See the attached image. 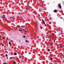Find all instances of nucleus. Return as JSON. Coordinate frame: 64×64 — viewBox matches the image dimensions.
Segmentation results:
<instances>
[{
	"label": "nucleus",
	"mask_w": 64,
	"mask_h": 64,
	"mask_svg": "<svg viewBox=\"0 0 64 64\" xmlns=\"http://www.w3.org/2000/svg\"><path fill=\"white\" fill-rule=\"evenodd\" d=\"M3 16H2V18H3Z\"/></svg>",
	"instance_id": "nucleus-32"
},
{
	"label": "nucleus",
	"mask_w": 64,
	"mask_h": 64,
	"mask_svg": "<svg viewBox=\"0 0 64 64\" xmlns=\"http://www.w3.org/2000/svg\"><path fill=\"white\" fill-rule=\"evenodd\" d=\"M57 12V10H54V12Z\"/></svg>",
	"instance_id": "nucleus-8"
},
{
	"label": "nucleus",
	"mask_w": 64,
	"mask_h": 64,
	"mask_svg": "<svg viewBox=\"0 0 64 64\" xmlns=\"http://www.w3.org/2000/svg\"><path fill=\"white\" fill-rule=\"evenodd\" d=\"M24 32H25V33H26V30H25L24 31Z\"/></svg>",
	"instance_id": "nucleus-19"
},
{
	"label": "nucleus",
	"mask_w": 64,
	"mask_h": 64,
	"mask_svg": "<svg viewBox=\"0 0 64 64\" xmlns=\"http://www.w3.org/2000/svg\"><path fill=\"white\" fill-rule=\"evenodd\" d=\"M28 10V8H26V10Z\"/></svg>",
	"instance_id": "nucleus-14"
},
{
	"label": "nucleus",
	"mask_w": 64,
	"mask_h": 64,
	"mask_svg": "<svg viewBox=\"0 0 64 64\" xmlns=\"http://www.w3.org/2000/svg\"><path fill=\"white\" fill-rule=\"evenodd\" d=\"M52 34L51 35L52 36Z\"/></svg>",
	"instance_id": "nucleus-37"
},
{
	"label": "nucleus",
	"mask_w": 64,
	"mask_h": 64,
	"mask_svg": "<svg viewBox=\"0 0 64 64\" xmlns=\"http://www.w3.org/2000/svg\"><path fill=\"white\" fill-rule=\"evenodd\" d=\"M48 32H46L45 33V35H48Z\"/></svg>",
	"instance_id": "nucleus-5"
},
{
	"label": "nucleus",
	"mask_w": 64,
	"mask_h": 64,
	"mask_svg": "<svg viewBox=\"0 0 64 64\" xmlns=\"http://www.w3.org/2000/svg\"><path fill=\"white\" fill-rule=\"evenodd\" d=\"M58 6H59V8L60 9V8H61V4H58Z\"/></svg>",
	"instance_id": "nucleus-3"
},
{
	"label": "nucleus",
	"mask_w": 64,
	"mask_h": 64,
	"mask_svg": "<svg viewBox=\"0 0 64 64\" xmlns=\"http://www.w3.org/2000/svg\"><path fill=\"white\" fill-rule=\"evenodd\" d=\"M61 46L62 47H63V46H62V45Z\"/></svg>",
	"instance_id": "nucleus-33"
},
{
	"label": "nucleus",
	"mask_w": 64,
	"mask_h": 64,
	"mask_svg": "<svg viewBox=\"0 0 64 64\" xmlns=\"http://www.w3.org/2000/svg\"><path fill=\"white\" fill-rule=\"evenodd\" d=\"M59 16H60H60H61V15H59Z\"/></svg>",
	"instance_id": "nucleus-31"
},
{
	"label": "nucleus",
	"mask_w": 64,
	"mask_h": 64,
	"mask_svg": "<svg viewBox=\"0 0 64 64\" xmlns=\"http://www.w3.org/2000/svg\"><path fill=\"white\" fill-rule=\"evenodd\" d=\"M50 60H52L53 59V58H50Z\"/></svg>",
	"instance_id": "nucleus-10"
},
{
	"label": "nucleus",
	"mask_w": 64,
	"mask_h": 64,
	"mask_svg": "<svg viewBox=\"0 0 64 64\" xmlns=\"http://www.w3.org/2000/svg\"><path fill=\"white\" fill-rule=\"evenodd\" d=\"M42 21L44 24H45V21H44L43 20V19H42Z\"/></svg>",
	"instance_id": "nucleus-4"
},
{
	"label": "nucleus",
	"mask_w": 64,
	"mask_h": 64,
	"mask_svg": "<svg viewBox=\"0 0 64 64\" xmlns=\"http://www.w3.org/2000/svg\"><path fill=\"white\" fill-rule=\"evenodd\" d=\"M17 45H16V46H17Z\"/></svg>",
	"instance_id": "nucleus-39"
},
{
	"label": "nucleus",
	"mask_w": 64,
	"mask_h": 64,
	"mask_svg": "<svg viewBox=\"0 0 64 64\" xmlns=\"http://www.w3.org/2000/svg\"><path fill=\"white\" fill-rule=\"evenodd\" d=\"M3 16H5V15H3Z\"/></svg>",
	"instance_id": "nucleus-29"
},
{
	"label": "nucleus",
	"mask_w": 64,
	"mask_h": 64,
	"mask_svg": "<svg viewBox=\"0 0 64 64\" xmlns=\"http://www.w3.org/2000/svg\"><path fill=\"white\" fill-rule=\"evenodd\" d=\"M4 44H2V46H4Z\"/></svg>",
	"instance_id": "nucleus-17"
},
{
	"label": "nucleus",
	"mask_w": 64,
	"mask_h": 64,
	"mask_svg": "<svg viewBox=\"0 0 64 64\" xmlns=\"http://www.w3.org/2000/svg\"><path fill=\"white\" fill-rule=\"evenodd\" d=\"M14 55H17V54L15 52L14 53Z\"/></svg>",
	"instance_id": "nucleus-9"
},
{
	"label": "nucleus",
	"mask_w": 64,
	"mask_h": 64,
	"mask_svg": "<svg viewBox=\"0 0 64 64\" xmlns=\"http://www.w3.org/2000/svg\"><path fill=\"white\" fill-rule=\"evenodd\" d=\"M23 36L24 37V38H25V36Z\"/></svg>",
	"instance_id": "nucleus-16"
},
{
	"label": "nucleus",
	"mask_w": 64,
	"mask_h": 64,
	"mask_svg": "<svg viewBox=\"0 0 64 64\" xmlns=\"http://www.w3.org/2000/svg\"><path fill=\"white\" fill-rule=\"evenodd\" d=\"M43 39H44V38H43Z\"/></svg>",
	"instance_id": "nucleus-38"
},
{
	"label": "nucleus",
	"mask_w": 64,
	"mask_h": 64,
	"mask_svg": "<svg viewBox=\"0 0 64 64\" xmlns=\"http://www.w3.org/2000/svg\"><path fill=\"white\" fill-rule=\"evenodd\" d=\"M24 59L23 58H21V59H20V60H19V59L18 58V60L19 61H22Z\"/></svg>",
	"instance_id": "nucleus-2"
},
{
	"label": "nucleus",
	"mask_w": 64,
	"mask_h": 64,
	"mask_svg": "<svg viewBox=\"0 0 64 64\" xmlns=\"http://www.w3.org/2000/svg\"><path fill=\"white\" fill-rule=\"evenodd\" d=\"M8 61L7 62H5L4 63V64H8Z\"/></svg>",
	"instance_id": "nucleus-6"
},
{
	"label": "nucleus",
	"mask_w": 64,
	"mask_h": 64,
	"mask_svg": "<svg viewBox=\"0 0 64 64\" xmlns=\"http://www.w3.org/2000/svg\"><path fill=\"white\" fill-rule=\"evenodd\" d=\"M28 42H30V41L29 40H28Z\"/></svg>",
	"instance_id": "nucleus-30"
},
{
	"label": "nucleus",
	"mask_w": 64,
	"mask_h": 64,
	"mask_svg": "<svg viewBox=\"0 0 64 64\" xmlns=\"http://www.w3.org/2000/svg\"><path fill=\"white\" fill-rule=\"evenodd\" d=\"M21 27H22V28H25V27H26L25 26H22Z\"/></svg>",
	"instance_id": "nucleus-7"
},
{
	"label": "nucleus",
	"mask_w": 64,
	"mask_h": 64,
	"mask_svg": "<svg viewBox=\"0 0 64 64\" xmlns=\"http://www.w3.org/2000/svg\"><path fill=\"white\" fill-rule=\"evenodd\" d=\"M10 59H12V57H11L10 58Z\"/></svg>",
	"instance_id": "nucleus-23"
},
{
	"label": "nucleus",
	"mask_w": 64,
	"mask_h": 64,
	"mask_svg": "<svg viewBox=\"0 0 64 64\" xmlns=\"http://www.w3.org/2000/svg\"><path fill=\"white\" fill-rule=\"evenodd\" d=\"M50 49H48V51H50Z\"/></svg>",
	"instance_id": "nucleus-13"
},
{
	"label": "nucleus",
	"mask_w": 64,
	"mask_h": 64,
	"mask_svg": "<svg viewBox=\"0 0 64 64\" xmlns=\"http://www.w3.org/2000/svg\"><path fill=\"white\" fill-rule=\"evenodd\" d=\"M42 28H43V27H41V29H42Z\"/></svg>",
	"instance_id": "nucleus-27"
},
{
	"label": "nucleus",
	"mask_w": 64,
	"mask_h": 64,
	"mask_svg": "<svg viewBox=\"0 0 64 64\" xmlns=\"http://www.w3.org/2000/svg\"><path fill=\"white\" fill-rule=\"evenodd\" d=\"M19 31H21V30H19Z\"/></svg>",
	"instance_id": "nucleus-25"
},
{
	"label": "nucleus",
	"mask_w": 64,
	"mask_h": 64,
	"mask_svg": "<svg viewBox=\"0 0 64 64\" xmlns=\"http://www.w3.org/2000/svg\"><path fill=\"white\" fill-rule=\"evenodd\" d=\"M3 39H5V37H2Z\"/></svg>",
	"instance_id": "nucleus-15"
},
{
	"label": "nucleus",
	"mask_w": 64,
	"mask_h": 64,
	"mask_svg": "<svg viewBox=\"0 0 64 64\" xmlns=\"http://www.w3.org/2000/svg\"><path fill=\"white\" fill-rule=\"evenodd\" d=\"M26 42H27V40H26Z\"/></svg>",
	"instance_id": "nucleus-26"
},
{
	"label": "nucleus",
	"mask_w": 64,
	"mask_h": 64,
	"mask_svg": "<svg viewBox=\"0 0 64 64\" xmlns=\"http://www.w3.org/2000/svg\"><path fill=\"white\" fill-rule=\"evenodd\" d=\"M45 24V26H46V24Z\"/></svg>",
	"instance_id": "nucleus-21"
},
{
	"label": "nucleus",
	"mask_w": 64,
	"mask_h": 64,
	"mask_svg": "<svg viewBox=\"0 0 64 64\" xmlns=\"http://www.w3.org/2000/svg\"><path fill=\"white\" fill-rule=\"evenodd\" d=\"M21 31H22V29H21Z\"/></svg>",
	"instance_id": "nucleus-34"
},
{
	"label": "nucleus",
	"mask_w": 64,
	"mask_h": 64,
	"mask_svg": "<svg viewBox=\"0 0 64 64\" xmlns=\"http://www.w3.org/2000/svg\"><path fill=\"white\" fill-rule=\"evenodd\" d=\"M5 56L6 57H7V56H8V55L7 54H6L5 55Z\"/></svg>",
	"instance_id": "nucleus-11"
},
{
	"label": "nucleus",
	"mask_w": 64,
	"mask_h": 64,
	"mask_svg": "<svg viewBox=\"0 0 64 64\" xmlns=\"http://www.w3.org/2000/svg\"><path fill=\"white\" fill-rule=\"evenodd\" d=\"M8 44H11V42H9V43H8Z\"/></svg>",
	"instance_id": "nucleus-12"
},
{
	"label": "nucleus",
	"mask_w": 64,
	"mask_h": 64,
	"mask_svg": "<svg viewBox=\"0 0 64 64\" xmlns=\"http://www.w3.org/2000/svg\"><path fill=\"white\" fill-rule=\"evenodd\" d=\"M14 64H15V63H16V62H14Z\"/></svg>",
	"instance_id": "nucleus-20"
},
{
	"label": "nucleus",
	"mask_w": 64,
	"mask_h": 64,
	"mask_svg": "<svg viewBox=\"0 0 64 64\" xmlns=\"http://www.w3.org/2000/svg\"><path fill=\"white\" fill-rule=\"evenodd\" d=\"M32 40L33 39V38H32Z\"/></svg>",
	"instance_id": "nucleus-36"
},
{
	"label": "nucleus",
	"mask_w": 64,
	"mask_h": 64,
	"mask_svg": "<svg viewBox=\"0 0 64 64\" xmlns=\"http://www.w3.org/2000/svg\"><path fill=\"white\" fill-rule=\"evenodd\" d=\"M24 31H26V29H24Z\"/></svg>",
	"instance_id": "nucleus-28"
},
{
	"label": "nucleus",
	"mask_w": 64,
	"mask_h": 64,
	"mask_svg": "<svg viewBox=\"0 0 64 64\" xmlns=\"http://www.w3.org/2000/svg\"><path fill=\"white\" fill-rule=\"evenodd\" d=\"M23 17H25V15H23Z\"/></svg>",
	"instance_id": "nucleus-22"
},
{
	"label": "nucleus",
	"mask_w": 64,
	"mask_h": 64,
	"mask_svg": "<svg viewBox=\"0 0 64 64\" xmlns=\"http://www.w3.org/2000/svg\"><path fill=\"white\" fill-rule=\"evenodd\" d=\"M5 18V17L4 16L3 17V18Z\"/></svg>",
	"instance_id": "nucleus-24"
},
{
	"label": "nucleus",
	"mask_w": 64,
	"mask_h": 64,
	"mask_svg": "<svg viewBox=\"0 0 64 64\" xmlns=\"http://www.w3.org/2000/svg\"><path fill=\"white\" fill-rule=\"evenodd\" d=\"M10 46H12V44H10Z\"/></svg>",
	"instance_id": "nucleus-18"
},
{
	"label": "nucleus",
	"mask_w": 64,
	"mask_h": 64,
	"mask_svg": "<svg viewBox=\"0 0 64 64\" xmlns=\"http://www.w3.org/2000/svg\"><path fill=\"white\" fill-rule=\"evenodd\" d=\"M14 16H12L11 17H10V18H8V19L10 20V19H11L13 18H14Z\"/></svg>",
	"instance_id": "nucleus-1"
},
{
	"label": "nucleus",
	"mask_w": 64,
	"mask_h": 64,
	"mask_svg": "<svg viewBox=\"0 0 64 64\" xmlns=\"http://www.w3.org/2000/svg\"><path fill=\"white\" fill-rule=\"evenodd\" d=\"M38 38H39V36H38Z\"/></svg>",
	"instance_id": "nucleus-35"
}]
</instances>
